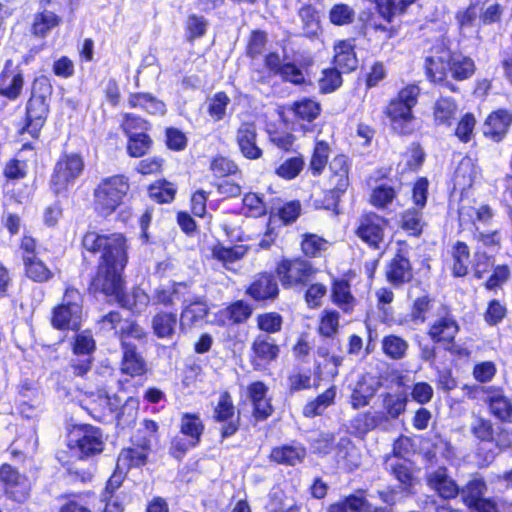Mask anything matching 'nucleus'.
<instances>
[{
	"label": "nucleus",
	"mask_w": 512,
	"mask_h": 512,
	"mask_svg": "<svg viewBox=\"0 0 512 512\" xmlns=\"http://www.w3.org/2000/svg\"><path fill=\"white\" fill-rule=\"evenodd\" d=\"M256 327L263 335L279 333L283 326V317L276 311L263 312L256 316Z\"/></svg>",
	"instance_id": "58"
},
{
	"label": "nucleus",
	"mask_w": 512,
	"mask_h": 512,
	"mask_svg": "<svg viewBox=\"0 0 512 512\" xmlns=\"http://www.w3.org/2000/svg\"><path fill=\"white\" fill-rule=\"evenodd\" d=\"M126 138V153L131 158H143L154 146V141L147 131H142Z\"/></svg>",
	"instance_id": "50"
},
{
	"label": "nucleus",
	"mask_w": 512,
	"mask_h": 512,
	"mask_svg": "<svg viewBox=\"0 0 512 512\" xmlns=\"http://www.w3.org/2000/svg\"><path fill=\"white\" fill-rule=\"evenodd\" d=\"M398 193L396 187L382 183L371 190L368 203L377 210H386L398 198Z\"/></svg>",
	"instance_id": "48"
},
{
	"label": "nucleus",
	"mask_w": 512,
	"mask_h": 512,
	"mask_svg": "<svg viewBox=\"0 0 512 512\" xmlns=\"http://www.w3.org/2000/svg\"><path fill=\"white\" fill-rule=\"evenodd\" d=\"M151 127L150 121L134 113H124L120 122V129L126 137L142 131L150 132Z\"/></svg>",
	"instance_id": "59"
},
{
	"label": "nucleus",
	"mask_w": 512,
	"mask_h": 512,
	"mask_svg": "<svg viewBox=\"0 0 512 512\" xmlns=\"http://www.w3.org/2000/svg\"><path fill=\"white\" fill-rule=\"evenodd\" d=\"M101 322L108 323L119 341L121 359L119 362L120 373L131 379L146 381L152 374L151 368L145 356L138 350L136 344H145L148 333L133 317L124 318L117 310L105 314Z\"/></svg>",
	"instance_id": "2"
},
{
	"label": "nucleus",
	"mask_w": 512,
	"mask_h": 512,
	"mask_svg": "<svg viewBox=\"0 0 512 512\" xmlns=\"http://www.w3.org/2000/svg\"><path fill=\"white\" fill-rule=\"evenodd\" d=\"M386 281L395 288L403 287L414 279V267L408 252L397 248L384 269Z\"/></svg>",
	"instance_id": "19"
},
{
	"label": "nucleus",
	"mask_w": 512,
	"mask_h": 512,
	"mask_svg": "<svg viewBox=\"0 0 512 512\" xmlns=\"http://www.w3.org/2000/svg\"><path fill=\"white\" fill-rule=\"evenodd\" d=\"M383 411H366L357 415L353 419V428L366 434L377 427L388 423L390 420L397 419L406 411L408 397L405 393H385L382 397Z\"/></svg>",
	"instance_id": "12"
},
{
	"label": "nucleus",
	"mask_w": 512,
	"mask_h": 512,
	"mask_svg": "<svg viewBox=\"0 0 512 512\" xmlns=\"http://www.w3.org/2000/svg\"><path fill=\"white\" fill-rule=\"evenodd\" d=\"M150 454V450L137 444L123 447L117 455V467L123 468L126 472L131 469L142 468L148 463Z\"/></svg>",
	"instance_id": "39"
},
{
	"label": "nucleus",
	"mask_w": 512,
	"mask_h": 512,
	"mask_svg": "<svg viewBox=\"0 0 512 512\" xmlns=\"http://www.w3.org/2000/svg\"><path fill=\"white\" fill-rule=\"evenodd\" d=\"M477 124L475 115L472 112H466L457 117L453 135L464 144L469 143L474 137V130Z\"/></svg>",
	"instance_id": "56"
},
{
	"label": "nucleus",
	"mask_w": 512,
	"mask_h": 512,
	"mask_svg": "<svg viewBox=\"0 0 512 512\" xmlns=\"http://www.w3.org/2000/svg\"><path fill=\"white\" fill-rule=\"evenodd\" d=\"M177 314L170 311L157 312L152 318V329L156 337L169 339L175 333Z\"/></svg>",
	"instance_id": "49"
},
{
	"label": "nucleus",
	"mask_w": 512,
	"mask_h": 512,
	"mask_svg": "<svg viewBox=\"0 0 512 512\" xmlns=\"http://www.w3.org/2000/svg\"><path fill=\"white\" fill-rule=\"evenodd\" d=\"M53 93L51 80L46 75L36 77L31 85V94L25 106V113L19 135L28 134L38 140L50 113V98Z\"/></svg>",
	"instance_id": "6"
},
{
	"label": "nucleus",
	"mask_w": 512,
	"mask_h": 512,
	"mask_svg": "<svg viewBox=\"0 0 512 512\" xmlns=\"http://www.w3.org/2000/svg\"><path fill=\"white\" fill-rule=\"evenodd\" d=\"M450 254V273L453 278H464L469 274L471 264V251L468 244L457 240L449 251Z\"/></svg>",
	"instance_id": "37"
},
{
	"label": "nucleus",
	"mask_w": 512,
	"mask_h": 512,
	"mask_svg": "<svg viewBox=\"0 0 512 512\" xmlns=\"http://www.w3.org/2000/svg\"><path fill=\"white\" fill-rule=\"evenodd\" d=\"M426 485L442 500L456 499L460 494V486L450 475L446 466H439L425 475Z\"/></svg>",
	"instance_id": "25"
},
{
	"label": "nucleus",
	"mask_w": 512,
	"mask_h": 512,
	"mask_svg": "<svg viewBox=\"0 0 512 512\" xmlns=\"http://www.w3.org/2000/svg\"><path fill=\"white\" fill-rule=\"evenodd\" d=\"M302 207L299 200L284 202L270 212L271 219H277L282 225L293 224L301 215Z\"/></svg>",
	"instance_id": "53"
},
{
	"label": "nucleus",
	"mask_w": 512,
	"mask_h": 512,
	"mask_svg": "<svg viewBox=\"0 0 512 512\" xmlns=\"http://www.w3.org/2000/svg\"><path fill=\"white\" fill-rule=\"evenodd\" d=\"M66 447L80 461L98 457L105 450L103 431L89 423L72 424L66 433Z\"/></svg>",
	"instance_id": "10"
},
{
	"label": "nucleus",
	"mask_w": 512,
	"mask_h": 512,
	"mask_svg": "<svg viewBox=\"0 0 512 512\" xmlns=\"http://www.w3.org/2000/svg\"><path fill=\"white\" fill-rule=\"evenodd\" d=\"M327 188L322 199V209L340 214L339 202L349 186V162L343 154L336 155L328 162Z\"/></svg>",
	"instance_id": "15"
},
{
	"label": "nucleus",
	"mask_w": 512,
	"mask_h": 512,
	"mask_svg": "<svg viewBox=\"0 0 512 512\" xmlns=\"http://www.w3.org/2000/svg\"><path fill=\"white\" fill-rule=\"evenodd\" d=\"M291 110L298 122H312L320 113V105L308 98H303L292 104Z\"/></svg>",
	"instance_id": "60"
},
{
	"label": "nucleus",
	"mask_w": 512,
	"mask_h": 512,
	"mask_svg": "<svg viewBox=\"0 0 512 512\" xmlns=\"http://www.w3.org/2000/svg\"><path fill=\"white\" fill-rule=\"evenodd\" d=\"M387 75V68L382 61L376 60L372 62L368 69L362 74L365 90L378 87L386 79Z\"/></svg>",
	"instance_id": "61"
},
{
	"label": "nucleus",
	"mask_w": 512,
	"mask_h": 512,
	"mask_svg": "<svg viewBox=\"0 0 512 512\" xmlns=\"http://www.w3.org/2000/svg\"><path fill=\"white\" fill-rule=\"evenodd\" d=\"M210 313V307L207 301L201 296H195L181 310V321L189 327L204 321Z\"/></svg>",
	"instance_id": "43"
},
{
	"label": "nucleus",
	"mask_w": 512,
	"mask_h": 512,
	"mask_svg": "<svg viewBox=\"0 0 512 512\" xmlns=\"http://www.w3.org/2000/svg\"><path fill=\"white\" fill-rule=\"evenodd\" d=\"M331 300L344 312H351L355 298L350 289V283L344 278H334L331 283Z\"/></svg>",
	"instance_id": "46"
},
{
	"label": "nucleus",
	"mask_w": 512,
	"mask_h": 512,
	"mask_svg": "<svg viewBox=\"0 0 512 512\" xmlns=\"http://www.w3.org/2000/svg\"><path fill=\"white\" fill-rule=\"evenodd\" d=\"M39 248L38 239L31 234L24 233L19 239L24 277L32 283L46 284L54 279L55 273L41 258Z\"/></svg>",
	"instance_id": "13"
},
{
	"label": "nucleus",
	"mask_w": 512,
	"mask_h": 512,
	"mask_svg": "<svg viewBox=\"0 0 512 512\" xmlns=\"http://www.w3.org/2000/svg\"><path fill=\"white\" fill-rule=\"evenodd\" d=\"M57 500L60 502L57 512H95L97 494L93 490L66 492Z\"/></svg>",
	"instance_id": "34"
},
{
	"label": "nucleus",
	"mask_w": 512,
	"mask_h": 512,
	"mask_svg": "<svg viewBox=\"0 0 512 512\" xmlns=\"http://www.w3.org/2000/svg\"><path fill=\"white\" fill-rule=\"evenodd\" d=\"M235 142L240 154L247 160H259L264 155V150L258 144V131L254 122L240 123L236 129Z\"/></svg>",
	"instance_id": "23"
},
{
	"label": "nucleus",
	"mask_w": 512,
	"mask_h": 512,
	"mask_svg": "<svg viewBox=\"0 0 512 512\" xmlns=\"http://www.w3.org/2000/svg\"><path fill=\"white\" fill-rule=\"evenodd\" d=\"M458 101L449 95H439L431 107V119L434 127L449 129L459 114Z\"/></svg>",
	"instance_id": "29"
},
{
	"label": "nucleus",
	"mask_w": 512,
	"mask_h": 512,
	"mask_svg": "<svg viewBox=\"0 0 512 512\" xmlns=\"http://www.w3.org/2000/svg\"><path fill=\"white\" fill-rule=\"evenodd\" d=\"M279 292L275 274L267 271L258 273L245 289V294L255 303L273 301Z\"/></svg>",
	"instance_id": "24"
},
{
	"label": "nucleus",
	"mask_w": 512,
	"mask_h": 512,
	"mask_svg": "<svg viewBox=\"0 0 512 512\" xmlns=\"http://www.w3.org/2000/svg\"><path fill=\"white\" fill-rule=\"evenodd\" d=\"M246 391L252 405V417L257 422L267 420L274 412L271 399L268 397V386L263 381L257 380L250 382Z\"/></svg>",
	"instance_id": "26"
},
{
	"label": "nucleus",
	"mask_w": 512,
	"mask_h": 512,
	"mask_svg": "<svg viewBox=\"0 0 512 512\" xmlns=\"http://www.w3.org/2000/svg\"><path fill=\"white\" fill-rule=\"evenodd\" d=\"M129 249L128 238L122 232L87 230L80 241L82 262L90 265L96 259L95 270L87 285L88 293L113 298L120 307L134 310L136 299L139 296L147 298V295L133 290L134 299H131L127 293L125 270L129 263Z\"/></svg>",
	"instance_id": "1"
},
{
	"label": "nucleus",
	"mask_w": 512,
	"mask_h": 512,
	"mask_svg": "<svg viewBox=\"0 0 512 512\" xmlns=\"http://www.w3.org/2000/svg\"><path fill=\"white\" fill-rule=\"evenodd\" d=\"M266 132L269 143L280 151L284 153L293 151L296 137L291 132L279 128H268Z\"/></svg>",
	"instance_id": "64"
},
{
	"label": "nucleus",
	"mask_w": 512,
	"mask_h": 512,
	"mask_svg": "<svg viewBox=\"0 0 512 512\" xmlns=\"http://www.w3.org/2000/svg\"><path fill=\"white\" fill-rule=\"evenodd\" d=\"M421 281L416 282V286L420 287L421 294L413 297L412 290L409 289L407 296L411 300L409 306V320L417 325L425 324L433 310L435 297L427 289L421 287Z\"/></svg>",
	"instance_id": "33"
},
{
	"label": "nucleus",
	"mask_w": 512,
	"mask_h": 512,
	"mask_svg": "<svg viewBox=\"0 0 512 512\" xmlns=\"http://www.w3.org/2000/svg\"><path fill=\"white\" fill-rule=\"evenodd\" d=\"M477 71L474 59L449 44H436L430 48V54L424 58L423 72L426 80L451 93H459L456 85L471 79Z\"/></svg>",
	"instance_id": "3"
},
{
	"label": "nucleus",
	"mask_w": 512,
	"mask_h": 512,
	"mask_svg": "<svg viewBox=\"0 0 512 512\" xmlns=\"http://www.w3.org/2000/svg\"><path fill=\"white\" fill-rule=\"evenodd\" d=\"M159 424L150 418H144L140 427L131 437L130 443L142 446L152 452L153 444H157L160 440Z\"/></svg>",
	"instance_id": "44"
},
{
	"label": "nucleus",
	"mask_w": 512,
	"mask_h": 512,
	"mask_svg": "<svg viewBox=\"0 0 512 512\" xmlns=\"http://www.w3.org/2000/svg\"><path fill=\"white\" fill-rule=\"evenodd\" d=\"M212 418L214 422L222 424L219 430L221 441L234 436L239 431L241 418L240 415H235L233 398L228 390L220 393L213 408Z\"/></svg>",
	"instance_id": "18"
},
{
	"label": "nucleus",
	"mask_w": 512,
	"mask_h": 512,
	"mask_svg": "<svg viewBox=\"0 0 512 512\" xmlns=\"http://www.w3.org/2000/svg\"><path fill=\"white\" fill-rule=\"evenodd\" d=\"M85 171L84 156L80 152L63 151L57 158L49 177V189L56 197L67 196Z\"/></svg>",
	"instance_id": "11"
},
{
	"label": "nucleus",
	"mask_w": 512,
	"mask_h": 512,
	"mask_svg": "<svg viewBox=\"0 0 512 512\" xmlns=\"http://www.w3.org/2000/svg\"><path fill=\"white\" fill-rule=\"evenodd\" d=\"M24 84L22 71L12 69V60H6L0 72V97L9 102L18 100L22 95Z\"/></svg>",
	"instance_id": "31"
},
{
	"label": "nucleus",
	"mask_w": 512,
	"mask_h": 512,
	"mask_svg": "<svg viewBox=\"0 0 512 512\" xmlns=\"http://www.w3.org/2000/svg\"><path fill=\"white\" fill-rule=\"evenodd\" d=\"M71 343V350L74 355L77 356H92L96 349L95 340L89 330L83 332H74Z\"/></svg>",
	"instance_id": "62"
},
{
	"label": "nucleus",
	"mask_w": 512,
	"mask_h": 512,
	"mask_svg": "<svg viewBox=\"0 0 512 512\" xmlns=\"http://www.w3.org/2000/svg\"><path fill=\"white\" fill-rule=\"evenodd\" d=\"M230 97L225 91H218L208 100L207 114L214 122L222 121L227 114Z\"/></svg>",
	"instance_id": "57"
},
{
	"label": "nucleus",
	"mask_w": 512,
	"mask_h": 512,
	"mask_svg": "<svg viewBox=\"0 0 512 512\" xmlns=\"http://www.w3.org/2000/svg\"><path fill=\"white\" fill-rule=\"evenodd\" d=\"M318 268L302 256H282L275 264L274 274L284 289L306 287Z\"/></svg>",
	"instance_id": "14"
},
{
	"label": "nucleus",
	"mask_w": 512,
	"mask_h": 512,
	"mask_svg": "<svg viewBox=\"0 0 512 512\" xmlns=\"http://www.w3.org/2000/svg\"><path fill=\"white\" fill-rule=\"evenodd\" d=\"M205 423L198 412H184L180 415L178 433L169 441L168 454L178 462L183 461L187 453L200 446Z\"/></svg>",
	"instance_id": "9"
},
{
	"label": "nucleus",
	"mask_w": 512,
	"mask_h": 512,
	"mask_svg": "<svg viewBox=\"0 0 512 512\" xmlns=\"http://www.w3.org/2000/svg\"><path fill=\"white\" fill-rule=\"evenodd\" d=\"M512 125V112L505 108L491 111L483 123V136L494 143L503 141Z\"/></svg>",
	"instance_id": "28"
},
{
	"label": "nucleus",
	"mask_w": 512,
	"mask_h": 512,
	"mask_svg": "<svg viewBox=\"0 0 512 512\" xmlns=\"http://www.w3.org/2000/svg\"><path fill=\"white\" fill-rule=\"evenodd\" d=\"M390 220L374 210H364L359 215L353 234L371 250H379L385 241Z\"/></svg>",
	"instance_id": "16"
},
{
	"label": "nucleus",
	"mask_w": 512,
	"mask_h": 512,
	"mask_svg": "<svg viewBox=\"0 0 512 512\" xmlns=\"http://www.w3.org/2000/svg\"><path fill=\"white\" fill-rule=\"evenodd\" d=\"M371 508L364 489H357L355 493L345 496L340 501L329 506L328 512H368Z\"/></svg>",
	"instance_id": "42"
},
{
	"label": "nucleus",
	"mask_w": 512,
	"mask_h": 512,
	"mask_svg": "<svg viewBox=\"0 0 512 512\" xmlns=\"http://www.w3.org/2000/svg\"><path fill=\"white\" fill-rule=\"evenodd\" d=\"M484 402L490 416L501 424H512V399L501 386L482 387Z\"/></svg>",
	"instance_id": "21"
},
{
	"label": "nucleus",
	"mask_w": 512,
	"mask_h": 512,
	"mask_svg": "<svg viewBox=\"0 0 512 512\" xmlns=\"http://www.w3.org/2000/svg\"><path fill=\"white\" fill-rule=\"evenodd\" d=\"M421 88L417 83H408L401 87L383 107L382 114L387 120L392 134L410 137L419 129L418 118L414 109L419 103Z\"/></svg>",
	"instance_id": "5"
},
{
	"label": "nucleus",
	"mask_w": 512,
	"mask_h": 512,
	"mask_svg": "<svg viewBox=\"0 0 512 512\" xmlns=\"http://www.w3.org/2000/svg\"><path fill=\"white\" fill-rule=\"evenodd\" d=\"M306 456V447L299 442L291 441L272 447L268 454V460L277 465L293 467L301 464Z\"/></svg>",
	"instance_id": "32"
},
{
	"label": "nucleus",
	"mask_w": 512,
	"mask_h": 512,
	"mask_svg": "<svg viewBox=\"0 0 512 512\" xmlns=\"http://www.w3.org/2000/svg\"><path fill=\"white\" fill-rule=\"evenodd\" d=\"M487 484L483 478H473L460 487L462 503L470 512H483L491 497H485Z\"/></svg>",
	"instance_id": "30"
},
{
	"label": "nucleus",
	"mask_w": 512,
	"mask_h": 512,
	"mask_svg": "<svg viewBox=\"0 0 512 512\" xmlns=\"http://www.w3.org/2000/svg\"><path fill=\"white\" fill-rule=\"evenodd\" d=\"M127 105L130 109H139L149 115L163 116L167 112L164 101L149 92H132L128 94Z\"/></svg>",
	"instance_id": "38"
},
{
	"label": "nucleus",
	"mask_w": 512,
	"mask_h": 512,
	"mask_svg": "<svg viewBox=\"0 0 512 512\" xmlns=\"http://www.w3.org/2000/svg\"><path fill=\"white\" fill-rule=\"evenodd\" d=\"M211 257L224 266L235 263L242 259L247 253L248 249L244 245H233L226 247L222 243L217 242L211 248Z\"/></svg>",
	"instance_id": "51"
},
{
	"label": "nucleus",
	"mask_w": 512,
	"mask_h": 512,
	"mask_svg": "<svg viewBox=\"0 0 512 512\" xmlns=\"http://www.w3.org/2000/svg\"><path fill=\"white\" fill-rule=\"evenodd\" d=\"M252 314L251 304L242 299L235 300L215 313L213 323L218 327L239 326L245 324Z\"/></svg>",
	"instance_id": "27"
},
{
	"label": "nucleus",
	"mask_w": 512,
	"mask_h": 512,
	"mask_svg": "<svg viewBox=\"0 0 512 512\" xmlns=\"http://www.w3.org/2000/svg\"><path fill=\"white\" fill-rule=\"evenodd\" d=\"M355 39H341L334 43L332 64L343 73L353 72L358 65Z\"/></svg>",
	"instance_id": "36"
},
{
	"label": "nucleus",
	"mask_w": 512,
	"mask_h": 512,
	"mask_svg": "<svg viewBox=\"0 0 512 512\" xmlns=\"http://www.w3.org/2000/svg\"><path fill=\"white\" fill-rule=\"evenodd\" d=\"M62 24V17L53 11L43 9L33 15L30 33L35 38L44 39L49 33Z\"/></svg>",
	"instance_id": "40"
},
{
	"label": "nucleus",
	"mask_w": 512,
	"mask_h": 512,
	"mask_svg": "<svg viewBox=\"0 0 512 512\" xmlns=\"http://www.w3.org/2000/svg\"><path fill=\"white\" fill-rule=\"evenodd\" d=\"M460 330V324L453 308L449 304L441 303L437 308L435 318L428 323L426 328V335L433 346L421 347V360L434 365L437 359V347L448 352L455 360H469L472 351L465 345L457 344Z\"/></svg>",
	"instance_id": "4"
},
{
	"label": "nucleus",
	"mask_w": 512,
	"mask_h": 512,
	"mask_svg": "<svg viewBox=\"0 0 512 512\" xmlns=\"http://www.w3.org/2000/svg\"><path fill=\"white\" fill-rule=\"evenodd\" d=\"M131 196L129 176L117 173L101 178L92 191V207L97 216L107 219Z\"/></svg>",
	"instance_id": "7"
},
{
	"label": "nucleus",
	"mask_w": 512,
	"mask_h": 512,
	"mask_svg": "<svg viewBox=\"0 0 512 512\" xmlns=\"http://www.w3.org/2000/svg\"><path fill=\"white\" fill-rule=\"evenodd\" d=\"M38 447V437L35 432L18 434L10 445V454L14 460L25 462L32 459Z\"/></svg>",
	"instance_id": "41"
},
{
	"label": "nucleus",
	"mask_w": 512,
	"mask_h": 512,
	"mask_svg": "<svg viewBox=\"0 0 512 512\" xmlns=\"http://www.w3.org/2000/svg\"><path fill=\"white\" fill-rule=\"evenodd\" d=\"M280 355V346L268 335L258 334L251 343L249 362L254 370H262L275 362Z\"/></svg>",
	"instance_id": "22"
},
{
	"label": "nucleus",
	"mask_w": 512,
	"mask_h": 512,
	"mask_svg": "<svg viewBox=\"0 0 512 512\" xmlns=\"http://www.w3.org/2000/svg\"><path fill=\"white\" fill-rule=\"evenodd\" d=\"M470 433L478 444H492L498 448L511 446L510 433L503 427L494 426L486 417L477 416L470 425Z\"/></svg>",
	"instance_id": "20"
},
{
	"label": "nucleus",
	"mask_w": 512,
	"mask_h": 512,
	"mask_svg": "<svg viewBox=\"0 0 512 512\" xmlns=\"http://www.w3.org/2000/svg\"><path fill=\"white\" fill-rule=\"evenodd\" d=\"M383 353L392 360H400L405 357L409 348L408 342L401 336L389 334L381 341Z\"/></svg>",
	"instance_id": "54"
},
{
	"label": "nucleus",
	"mask_w": 512,
	"mask_h": 512,
	"mask_svg": "<svg viewBox=\"0 0 512 512\" xmlns=\"http://www.w3.org/2000/svg\"><path fill=\"white\" fill-rule=\"evenodd\" d=\"M209 170L218 179L241 175L237 163L228 156L217 154L210 160Z\"/></svg>",
	"instance_id": "52"
},
{
	"label": "nucleus",
	"mask_w": 512,
	"mask_h": 512,
	"mask_svg": "<svg viewBox=\"0 0 512 512\" xmlns=\"http://www.w3.org/2000/svg\"><path fill=\"white\" fill-rule=\"evenodd\" d=\"M399 227L413 238H420L426 227L423 210L409 207L401 212Z\"/></svg>",
	"instance_id": "45"
},
{
	"label": "nucleus",
	"mask_w": 512,
	"mask_h": 512,
	"mask_svg": "<svg viewBox=\"0 0 512 512\" xmlns=\"http://www.w3.org/2000/svg\"><path fill=\"white\" fill-rule=\"evenodd\" d=\"M320 368L319 364H315L314 369L311 368H297L288 375V388L291 393L309 389L313 374H317Z\"/></svg>",
	"instance_id": "55"
},
{
	"label": "nucleus",
	"mask_w": 512,
	"mask_h": 512,
	"mask_svg": "<svg viewBox=\"0 0 512 512\" xmlns=\"http://www.w3.org/2000/svg\"><path fill=\"white\" fill-rule=\"evenodd\" d=\"M84 408L98 422H106L117 411L116 405L112 403L111 396L105 390L90 393Z\"/></svg>",
	"instance_id": "35"
},
{
	"label": "nucleus",
	"mask_w": 512,
	"mask_h": 512,
	"mask_svg": "<svg viewBox=\"0 0 512 512\" xmlns=\"http://www.w3.org/2000/svg\"><path fill=\"white\" fill-rule=\"evenodd\" d=\"M177 187L165 178L153 181L147 186V194L158 204H169L175 200Z\"/></svg>",
	"instance_id": "47"
},
{
	"label": "nucleus",
	"mask_w": 512,
	"mask_h": 512,
	"mask_svg": "<svg viewBox=\"0 0 512 512\" xmlns=\"http://www.w3.org/2000/svg\"><path fill=\"white\" fill-rule=\"evenodd\" d=\"M0 486L3 495L18 504L25 503L31 494L28 477L9 463L0 465Z\"/></svg>",
	"instance_id": "17"
},
{
	"label": "nucleus",
	"mask_w": 512,
	"mask_h": 512,
	"mask_svg": "<svg viewBox=\"0 0 512 512\" xmlns=\"http://www.w3.org/2000/svg\"><path fill=\"white\" fill-rule=\"evenodd\" d=\"M429 180L425 176L416 178L411 185V201L413 208L424 210L429 198Z\"/></svg>",
	"instance_id": "63"
},
{
	"label": "nucleus",
	"mask_w": 512,
	"mask_h": 512,
	"mask_svg": "<svg viewBox=\"0 0 512 512\" xmlns=\"http://www.w3.org/2000/svg\"><path fill=\"white\" fill-rule=\"evenodd\" d=\"M83 295L73 285H66L59 302L52 306L49 324L63 333L78 332L83 325Z\"/></svg>",
	"instance_id": "8"
}]
</instances>
